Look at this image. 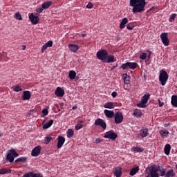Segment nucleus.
Returning <instances> with one entry per match:
<instances>
[{
  "label": "nucleus",
  "mask_w": 177,
  "mask_h": 177,
  "mask_svg": "<svg viewBox=\"0 0 177 177\" xmlns=\"http://www.w3.org/2000/svg\"><path fill=\"white\" fill-rule=\"evenodd\" d=\"M146 4V0H130V6L133 8V13H142V12H145Z\"/></svg>",
  "instance_id": "nucleus-1"
},
{
  "label": "nucleus",
  "mask_w": 177,
  "mask_h": 177,
  "mask_svg": "<svg viewBox=\"0 0 177 177\" xmlns=\"http://www.w3.org/2000/svg\"><path fill=\"white\" fill-rule=\"evenodd\" d=\"M168 78H169V75H168L167 71H164V69L160 70L159 75V81L162 86H165V84H167V81H168Z\"/></svg>",
  "instance_id": "nucleus-2"
},
{
  "label": "nucleus",
  "mask_w": 177,
  "mask_h": 177,
  "mask_svg": "<svg viewBox=\"0 0 177 177\" xmlns=\"http://www.w3.org/2000/svg\"><path fill=\"white\" fill-rule=\"evenodd\" d=\"M109 55V51L106 49H101L97 52L96 57L99 60H101L103 63L106 62V59Z\"/></svg>",
  "instance_id": "nucleus-3"
},
{
  "label": "nucleus",
  "mask_w": 177,
  "mask_h": 177,
  "mask_svg": "<svg viewBox=\"0 0 177 177\" xmlns=\"http://www.w3.org/2000/svg\"><path fill=\"white\" fill-rule=\"evenodd\" d=\"M138 67V64L136 62H126L120 66L122 70H128V68H130V70H135Z\"/></svg>",
  "instance_id": "nucleus-4"
},
{
  "label": "nucleus",
  "mask_w": 177,
  "mask_h": 177,
  "mask_svg": "<svg viewBox=\"0 0 177 177\" xmlns=\"http://www.w3.org/2000/svg\"><path fill=\"white\" fill-rule=\"evenodd\" d=\"M104 138L114 141L118 138V135H117L113 130H111L105 133Z\"/></svg>",
  "instance_id": "nucleus-5"
},
{
  "label": "nucleus",
  "mask_w": 177,
  "mask_h": 177,
  "mask_svg": "<svg viewBox=\"0 0 177 177\" xmlns=\"http://www.w3.org/2000/svg\"><path fill=\"white\" fill-rule=\"evenodd\" d=\"M113 118L115 120V123L116 124H122V121H124V115H122V112H116Z\"/></svg>",
  "instance_id": "nucleus-6"
},
{
  "label": "nucleus",
  "mask_w": 177,
  "mask_h": 177,
  "mask_svg": "<svg viewBox=\"0 0 177 177\" xmlns=\"http://www.w3.org/2000/svg\"><path fill=\"white\" fill-rule=\"evenodd\" d=\"M160 39L165 45V46H168L169 45V39H168V33L167 32H162L160 34Z\"/></svg>",
  "instance_id": "nucleus-7"
},
{
  "label": "nucleus",
  "mask_w": 177,
  "mask_h": 177,
  "mask_svg": "<svg viewBox=\"0 0 177 177\" xmlns=\"http://www.w3.org/2000/svg\"><path fill=\"white\" fill-rule=\"evenodd\" d=\"M94 124L97 127H102V129H106L107 128V124L103 119L97 118L95 120Z\"/></svg>",
  "instance_id": "nucleus-8"
},
{
  "label": "nucleus",
  "mask_w": 177,
  "mask_h": 177,
  "mask_svg": "<svg viewBox=\"0 0 177 177\" xmlns=\"http://www.w3.org/2000/svg\"><path fill=\"white\" fill-rule=\"evenodd\" d=\"M29 19L30 20L32 24L37 25L39 21V17H38V15H34V13H32L29 15Z\"/></svg>",
  "instance_id": "nucleus-9"
},
{
  "label": "nucleus",
  "mask_w": 177,
  "mask_h": 177,
  "mask_svg": "<svg viewBox=\"0 0 177 177\" xmlns=\"http://www.w3.org/2000/svg\"><path fill=\"white\" fill-rule=\"evenodd\" d=\"M41 154V146L35 147L31 151L32 157H38Z\"/></svg>",
  "instance_id": "nucleus-10"
},
{
  "label": "nucleus",
  "mask_w": 177,
  "mask_h": 177,
  "mask_svg": "<svg viewBox=\"0 0 177 177\" xmlns=\"http://www.w3.org/2000/svg\"><path fill=\"white\" fill-rule=\"evenodd\" d=\"M22 177H44L39 173H34L32 171H29L23 175Z\"/></svg>",
  "instance_id": "nucleus-11"
},
{
  "label": "nucleus",
  "mask_w": 177,
  "mask_h": 177,
  "mask_svg": "<svg viewBox=\"0 0 177 177\" xmlns=\"http://www.w3.org/2000/svg\"><path fill=\"white\" fill-rule=\"evenodd\" d=\"M55 95L58 97H63L64 96V90L61 87H57L55 91Z\"/></svg>",
  "instance_id": "nucleus-12"
},
{
  "label": "nucleus",
  "mask_w": 177,
  "mask_h": 177,
  "mask_svg": "<svg viewBox=\"0 0 177 177\" xmlns=\"http://www.w3.org/2000/svg\"><path fill=\"white\" fill-rule=\"evenodd\" d=\"M64 142H66V138H64V137L63 136H59L57 145V149H62V147H63V145H64Z\"/></svg>",
  "instance_id": "nucleus-13"
},
{
  "label": "nucleus",
  "mask_w": 177,
  "mask_h": 177,
  "mask_svg": "<svg viewBox=\"0 0 177 177\" xmlns=\"http://www.w3.org/2000/svg\"><path fill=\"white\" fill-rule=\"evenodd\" d=\"M113 172L115 176L121 177V175H122V169L120 167H117L113 169Z\"/></svg>",
  "instance_id": "nucleus-14"
},
{
  "label": "nucleus",
  "mask_w": 177,
  "mask_h": 177,
  "mask_svg": "<svg viewBox=\"0 0 177 177\" xmlns=\"http://www.w3.org/2000/svg\"><path fill=\"white\" fill-rule=\"evenodd\" d=\"M104 114H105L107 118H114V115H115V113H114V111H110L108 109H105L104 111Z\"/></svg>",
  "instance_id": "nucleus-15"
},
{
  "label": "nucleus",
  "mask_w": 177,
  "mask_h": 177,
  "mask_svg": "<svg viewBox=\"0 0 177 177\" xmlns=\"http://www.w3.org/2000/svg\"><path fill=\"white\" fill-rule=\"evenodd\" d=\"M69 50H71V52H73L74 53H75V52H77V50H78V49H80V46L77 44H70L68 46Z\"/></svg>",
  "instance_id": "nucleus-16"
},
{
  "label": "nucleus",
  "mask_w": 177,
  "mask_h": 177,
  "mask_svg": "<svg viewBox=\"0 0 177 177\" xmlns=\"http://www.w3.org/2000/svg\"><path fill=\"white\" fill-rule=\"evenodd\" d=\"M147 135H149V129L142 127L140 131V136L142 138H147Z\"/></svg>",
  "instance_id": "nucleus-17"
},
{
  "label": "nucleus",
  "mask_w": 177,
  "mask_h": 177,
  "mask_svg": "<svg viewBox=\"0 0 177 177\" xmlns=\"http://www.w3.org/2000/svg\"><path fill=\"white\" fill-rule=\"evenodd\" d=\"M23 100H30L31 99V93L28 91H25L23 92L22 95Z\"/></svg>",
  "instance_id": "nucleus-18"
},
{
  "label": "nucleus",
  "mask_w": 177,
  "mask_h": 177,
  "mask_svg": "<svg viewBox=\"0 0 177 177\" xmlns=\"http://www.w3.org/2000/svg\"><path fill=\"white\" fill-rule=\"evenodd\" d=\"M114 62H116L115 57L113 55H110L106 56V59H105V62L104 63H114Z\"/></svg>",
  "instance_id": "nucleus-19"
},
{
  "label": "nucleus",
  "mask_w": 177,
  "mask_h": 177,
  "mask_svg": "<svg viewBox=\"0 0 177 177\" xmlns=\"http://www.w3.org/2000/svg\"><path fill=\"white\" fill-rule=\"evenodd\" d=\"M84 121L83 120H79L77 122V124L75 127V129H76V131H80V129H82V128H84Z\"/></svg>",
  "instance_id": "nucleus-20"
},
{
  "label": "nucleus",
  "mask_w": 177,
  "mask_h": 177,
  "mask_svg": "<svg viewBox=\"0 0 177 177\" xmlns=\"http://www.w3.org/2000/svg\"><path fill=\"white\" fill-rule=\"evenodd\" d=\"M139 172V166H136V167H133L129 173V175L131 176H133L134 175H136Z\"/></svg>",
  "instance_id": "nucleus-21"
},
{
  "label": "nucleus",
  "mask_w": 177,
  "mask_h": 177,
  "mask_svg": "<svg viewBox=\"0 0 177 177\" xmlns=\"http://www.w3.org/2000/svg\"><path fill=\"white\" fill-rule=\"evenodd\" d=\"M128 23V18L124 17L122 19V21L120 22V28L121 30H123V28H125V24H127Z\"/></svg>",
  "instance_id": "nucleus-22"
},
{
  "label": "nucleus",
  "mask_w": 177,
  "mask_h": 177,
  "mask_svg": "<svg viewBox=\"0 0 177 177\" xmlns=\"http://www.w3.org/2000/svg\"><path fill=\"white\" fill-rule=\"evenodd\" d=\"M104 109H114L115 107V103L114 102H106L104 104Z\"/></svg>",
  "instance_id": "nucleus-23"
},
{
  "label": "nucleus",
  "mask_w": 177,
  "mask_h": 177,
  "mask_svg": "<svg viewBox=\"0 0 177 177\" xmlns=\"http://www.w3.org/2000/svg\"><path fill=\"white\" fill-rule=\"evenodd\" d=\"M6 158L10 162H13V161H15V158L11 150H10L9 153L7 154Z\"/></svg>",
  "instance_id": "nucleus-24"
},
{
  "label": "nucleus",
  "mask_w": 177,
  "mask_h": 177,
  "mask_svg": "<svg viewBox=\"0 0 177 177\" xmlns=\"http://www.w3.org/2000/svg\"><path fill=\"white\" fill-rule=\"evenodd\" d=\"M51 125H53V120H50L47 123L44 124L43 129H48L50 128Z\"/></svg>",
  "instance_id": "nucleus-25"
},
{
  "label": "nucleus",
  "mask_w": 177,
  "mask_h": 177,
  "mask_svg": "<svg viewBox=\"0 0 177 177\" xmlns=\"http://www.w3.org/2000/svg\"><path fill=\"white\" fill-rule=\"evenodd\" d=\"M149 99H150V95L149 93L145 94L141 98V102L147 104L149 102Z\"/></svg>",
  "instance_id": "nucleus-26"
},
{
  "label": "nucleus",
  "mask_w": 177,
  "mask_h": 177,
  "mask_svg": "<svg viewBox=\"0 0 177 177\" xmlns=\"http://www.w3.org/2000/svg\"><path fill=\"white\" fill-rule=\"evenodd\" d=\"M165 154L166 156H169V153H171V145L169 144H167L165 146Z\"/></svg>",
  "instance_id": "nucleus-27"
},
{
  "label": "nucleus",
  "mask_w": 177,
  "mask_h": 177,
  "mask_svg": "<svg viewBox=\"0 0 177 177\" xmlns=\"http://www.w3.org/2000/svg\"><path fill=\"white\" fill-rule=\"evenodd\" d=\"M171 104L174 107H177V95H174L171 96Z\"/></svg>",
  "instance_id": "nucleus-28"
},
{
  "label": "nucleus",
  "mask_w": 177,
  "mask_h": 177,
  "mask_svg": "<svg viewBox=\"0 0 177 177\" xmlns=\"http://www.w3.org/2000/svg\"><path fill=\"white\" fill-rule=\"evenodd\" d=\"M50 5H52V1H46L42 3L41 8L44 9H48V8L50 7Z\"/></svg>",
  "instance_id": "nucleus-29"
},
{
  "label": "nucleus",
  "mask_w": 177,
  "mask_h": 177,
  "mask_svg": "<svg viewBox=\"0 0 177 177\" xmlns=\"http://www.w3.org/2000/svg\"><path fill=\"white\" fill-rule=\"evenodd\" d=\"M68 77L70 80H75V77H77V73L75 71H71L69 72Z\"/></svg>",
  "instance_id": "nucleus-30"
},
{
  "label": "nucleus",
  "mask_w": 177,
  "mask_h": 177,
  "mask_svg": "<svg viewBox=\"0 0 177 177\" xmlns=\"http://www.w3.org/2000/svg\"><path fill=\"white\" fill-rule=\"evenodd\" d=\"M175 176V172L174 169H170L166 172L165 177H174Z\"/></svg>",
  "instance_id": "nucleus-31"
},
{
  "label": "nucleus",
  "mask_w": 177,
  "mask_h": 177,
  "mask_svg": "<svg viewBox=\"0 0 177 177\" xmlns=\"http://www.w3.org/2000/svg\"><path fill=\"white\" fill-rule=\"evenodd\" d=\"M66 133H67V138L70 139V138H73L74 136V130L72 129H68V131Z\"/></svg>",
  "instance_id": "nucleus-32"
},
{
  "label": "nucleus",
  "mask_w": 177,
  "mask_h": 177,
  "mask_svg": "<svg viewBox=\"0 0 177 177\" xmlns=\"http://www.w3.org/2000/svg\"><path fill=\"white\" fill-rule=\"evenodd\" d=\"M136 106L140 109H146V107H147V105L145 104V102H143L142 101H140L139 103H138Z\"/></svg>",
  "instance_id": "nucleus-33"
},
{
  "label": "nucleus",
  "mask_w": 177,
  "mask_h": 177,
  "mask_svg": "<svg viewBox=\"0 0 177 177\" xmlns=\"http://www.w3.org/2000/svg\"><path fill=\"white\" fill-rule=\"evenodd\" d=\"M12 89L14 92H20L23 91V88H21V86H13L12 87Z\"/></svg>",
  "instance_id": "nucleus-34"
},
{
  "label": "nucleus",
  "mask_w": 177,
  "mask_h": 177,
  "mask_svg": "<svg viewBox=\"0 0 177 177\" xmlns=\"http://www.w3.org/2000/svg\"><path fill=\"white\" fill-rule=\"evenodd\" d=\"M28 159L27 157H21L15 160V162H26Z\"/></svg>",
  "instance_id": "nucleus-35"
},
{
  "label": "nucleus",
  "mask_w": 177,
  "mask_h": 177,
  "mask_svg": "<svg viewBox=\"0 0 177 177\" xmlns=\"http://www.w3.org/2000/svg\"><path fill=\"white\" fill-rule=\"evenodd\" d=\"M133 115L135 117L140 118L142 115V112L139 109H135L133 111Z\"/></svg>",
  "instance_id": "nucleus-36"
},
{
  "label": "nucleus",
  "mask_w": 177,
  "mask_h": 177,
  "mask_svg": "<svg viewBox=\"0 0 177 177\" xmlns=\"http://www.w3.org/2000/svg\"><path fill=\"white\" fill-rule=\"evenodd\" d=\"M133 151H136V153H143L145 150L140 147H133Z\"/></svg>",
  "instance_id": "nucleus-37"
},
{
  "label": "nucleus",
  "mask_w": 177,
  "mask_h": 177,
  "mask_svg": "<svg viewBox=\"0 0 177 177\" xmlns=\"http://www.w3.org/2000/svg\"><path fill=\"white\" fill-rule=\"evenodd\" d=\"M10 172H12L11 169L5 170V169H3L2 170H0V175H5L6 174H10Z\"/></svg>",
  "instance_id": "nucleus-38"
},
{
  "label": "nucleus",
  "mask_w": 177,
  "mask_h": 177,
  "mask_svg": "<svg viewBox=\"0 0 177 177\" xmlns=\"http://www.w3.org/2000/svg\"><path fill=\"white\" fill-rule=\"evenodd\" d=\"M52 140V137L50 136H47L44 138V144L45 145H49L50 141Z\"/></svg>",
  "instance_id": "nucleus-39"
},
{
  "label": "nucleus",
  "mask_w": 177,
  "mask_h": 177,
  "mask_svg": "<svg viewBox=\"0 0 177 177\" xmlns=\"http://www.w3.org/2000/svg\"><path fill=\"white\" fill-rule=\"evenodd\" d=\"M15 17L17 20H23V17H21V15L19 12H16L15 15Z\"/></svg>",
  "instance_id": "nucleus-40"
},
{
  "label": "nucleus",
  "mask_w": 177,
  "mask_h": 177,
  "mask_svg": "<svg viewBox=\"0 0 177 177\" xmlns=\"http://www.w3.org/2000/svg\"><path fill=\"white\" fill-rule=\"evenodd\" d=\"M158 171H160V176H164L166 175L167 173H165V169L162 167V169H158Z\"/></svg>",
  "instance_id": "nucleus-41"
},
{
  "label": "nucleus",
  "mask_w": 177,
  "mask_h": 177,
  "mask_svg": "<svg viewBox=\"0 0 177 177\" xmlns=\"http://www.w3.org/2000/svg\"><path fill=\"white\" fill-rule=\"evenodd\" d=\"M11 150V153L14 157V158H16V157H19V153H17V152H16V150L15 149H10Z\"/></svg>",
  "instance_id": "nucleus-42"
},
{
  "label": "nucleus",
  "mask_w": 177,
  "mask_h": 177,
  "mask_svg": "<svg viewBox=\"0 0 177 177\" xmlns=\"http://www.w3.org/2000/svg\"><path fill=\"white\" fill-rule=\"evenodd\" d=\"M168 133H169V131H164V130H162L160 131V134L164 137V136H167V135H168Z\"/></svg>",
  "instance_id": "nucleus-43"
},
{
  "label": "nucleus",
  "mask_w": 177,
  "mask_h": 177,
  "mask_svg": "<svg viewBox=\"0 0 177 177\" xmlns=\"http://www.w3.org/2000/svg\"><path fill=\"white\" fill-rule=\"evenodd\" d=\"M135 28V26H133V24L130 23L129 24H127V30H133V28Z\"/></svg>",
  "instance_id": "nucleus-44"
},
{
  "label": "nucleus",
  "mask_w": 177,
  "mask_h": 177,
  "mask_svg": "<svg viewBox=\"0 0 177 177\" xmlns=\"http://www.w3.org/2000/svg\"><path fill=\"white\" fill-rule=\"evenodd\" d=\"M45 44L47 46V48H52V46H53V41H52V40H50Z\"/></svg>",
  "instance_id": "nucleus-45"
},
{
  "label": "nucleus",
  "mask_w": 177,
  "mask_h": 177,
  "mask_svg": "<svg viewBox=\"0 0 177 177\" xmlns=\"http://www.w3.org/2000/svg\"><path fill=\"white\" fill-rule=\"evenodd\" d=\"M42 114H43V117H46V115H48L49 111H48V109H44L41 111Z\"/></svg>",
  "instance_id": "nucleus-46"
},
{
  "label": "nucleus",
  "mask_w": 177,
  "mask_h": 177,
  "mask_svg": "<svg viewBox=\"0 0 177 177\" xmlns=\"http://www.w3.org/2000/svg\"><path fill=\"white\" fill-rule=\"evenodd\" d=\"M147 58V54H146V53H142L140 56V59H141L142 60H146Z\"/></svg>",
  "instance_id": "nucleus-47"
},
{
  "label": "nucleus",
  "mask_w": 177,
  "mask_h": 177,
  "mask_svg": "<svg viewBox=\"0 0 177 177\" xmlns=\"http://www.w3.org/2000/svg\"><path fill=\"white\" fill-rule=\"evenodd\" d=\"M175 17H176V14H172L170 16V18H169L170 23L172 22L173 20H175Z\"/></svg>",
  "instance_id": "nucleus-48"
},
{
  "label": "nucleus",
  "mask_w": 177,
  "mask_h": 177,
  "mask_svg": "<svg viewBox=\"0 0 177 177\" xmlns=\"http://www.w3.org/2000/svg\"><path fill=\"white\" fill-rule=\"evenodd\" d=\"M86 8L87 9H92V8H93V4L92 3V2H88Z\"/></svg>",
  "instance_id": "nucleus-49"
},
{
  "label": "nucleus",
  "mask_w": 177,
  "mask_h": 177,
  "mask_svg": "<svg viewBox=\"0 0 177 177\" xmlns=\"http://www.w3.org/2000/svg\"><path fill=\"white\" fill-rule=\"evenodd\" d=\"M44 11V8H38L36 9V12H37V13H42V12Z\"/></svg>",
  "instance_id": "nucleus-50"
},
{
  "label": "nucleus",
  "mask_w": 177,
  "mask_h": 177,
  "mask_svg": "<svg viewBox=\"0 0 177 177\" xmlns=\"http://www.w3.org/2000/svg\"><path fill=\"white\" fill-rule=\"evenodd\" d=\"M48 49V47L46 44H44L42 47H41V53H44L45 52V50Z\"/></svg>",
  "instance_id": "nucleus-51"
},
{
  "label": "nucleus",
  "mask_w": 177,
  "mask_h": 177,
  "mask_svg": "<svg viewBox=\"0 0 177 177\" xmlns=\"http://www.w3.org/2000/svg\"><path fill=\"white\" fill-rule=\"evenodd\" d=\"M129 77L128 78H126V79H124V84H126V85H129Z\"/></svg>",
  "instance_id": "nucleus-52"
},
{
  "label": "nucleus",
  "mask_w": 177,
  "mask_h": 177,
  "mask_svg": "<svg viewBox=\"0 0 177 177\" xmlns=\"http://www.w3.org/2000/svg\"><path fill=\"white\" fill-rule=\"evenodd\" d=\"M129 77V75H128V73H124L122 75V77L124 78V80L128 78Z\"/></svg>",
  "instance_id": "nucleus-53"
},
{
  "label": "nucleus",
  "mask_w": 177,
  "mask_h": 177,
  "mask_svg": "<svg viewBox=\"0 0 177 177\" xmlns=\"http://www.w3.org/2000/svg\"><path fill=\"white\" fill-rule=\"evenodd\" d=\"M100 142H102V140H100V138H97V139L95 140V143L96 145H97V144L100 143Z\"/></svg>",
  "instance_id": "nucleus-54"
},
{
  "label": "nucleus",
  "mask_w": 177,
  "mask_h": 177,
  "mask_svg": "<svg viewBox=\"0 0 177 177\" xmlns=\"http://www.w3.org/2000/svg\"><path fill=\"white\" fill-rule=\"evenodd\" d=\"M111 96L113 97H115L117 96V92H115V91L112 92Z\"/></svg>",
  "instance_id": "nucleus-55"
},
{
  "label": "nucleus",
  "mask_w": 177,
  "mask_h": 177,
  "mask_svg": "<svg viewBox=\"0 0 177 177\" xmlns=\"http://www.w3.org/2000/svg\"><path fill=\"white\" fill-rule=\"evenodd\" d=\"M158 103H159L160 107H162V106H164V102H161L160 100H158Z\"/></svg>",
  "instance_id": "nucleus-56"
},
{
  "label": "nucleus",
  "mask_w": 177,
  "mask_h": 177,
  "mask_svg": "<svg viewBox=\"0 0 177 177\" xmlns=\"http://www.w3.org/2000/svg\"><path fill=\"white\" fill-rule=\"evenodd\" d=\"M118 67V64H116V65L113 66L111 68V70H115V68H117Z\"/></svg>",
  "instance_id": "nucleus-57"
},
{
  "label": "nucleus",
  "mask_w": 177,
  "mask_h": 177,
  "mask_svg": "<svg viewBox=\"0 0 177 177\" xmlns=\"http://www.w3.org/2000/svg\"><path fill=\"white\" fill-rule=\"evenodd\" d=\"M78 109V106L77 105H75L72 107V110H77Z\"/></svg>",
  "instance_id": "nucleus-58"
},
{
  "label": "nucleus",
  "mask_w": 177,
  "mask_h": 177,
  "mask_svg": "<svg viewBox=\"0 0 177 177\" xmlns=\"http://www.w3.org/2000/svg\"><path fill=\"white\" fill-rule=\"evenodd\" d=\"M150 56H151V52H149L148 57L150 58Z\"/></svg>",
  "instance_id": "nucleus-59"
},
{
  "label": "nucleus",
  "mask_w": 177,
  "mask_h": 177,
  "mask_svg": "<svg viewBox=\"0 0 177 177\" xmlns=\"http://www.w3.org/2000/svg\"><path fill=\"white\" fill-rule=\"evenodd\" d=\"M25 49H26V46H22V50H25Z\"/></svg>",
  "instance_id": "nucleus-60"
},
{
  "label": "nucleus",
  "mask_w": 177,
  "mask_h": 177,
  "mask_svg": "<svg viewBox=\"0 0 177 177\" xmlns=\"http://www.w3.org/2000/svg\"><path fill=\"white\" fill-rule=\"evenodd\" d=\"M82 37L84 38V37H86V34H82Z\"/></svg>",
  "instance_id": "nucleus-61"
},
{
  "label": "nucleus",
  "mask_w": 177,
  "mask_h": 177,
  "mask_svg": "<svg viewBox=\"0 0 177 177\" xmlns=\"http://www.w3.org/2000/svg\"><path fill=\"white\" fill-rule=\"evenodd\" d=\"M0 56H1V53H0Z\"/></svg>",
  "instance_id": "nucleus-62"
}]
</instances>
